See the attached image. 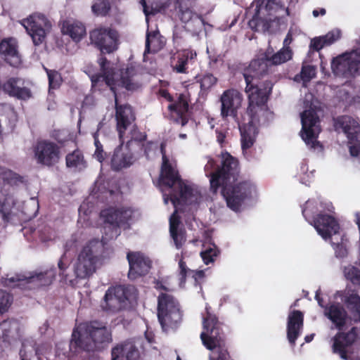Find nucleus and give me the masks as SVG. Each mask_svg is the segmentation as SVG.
Listing matches in <instances>:
<instances>
[{
  "instance_id": "49",
  "label": "nucleus",
  "mask_w": 360,
  "mask_h": 360,
  "mask_svg": "<svg viewBox=\"0 0 360 360\" xmlns=\"http://www.w3.org/2000/svg\"><path fill=\"white\" fill-rule=\"evenodd\" d=\"M230 356L228 350L221 346L215 348L210 356V360H229Z\"/></svg>"
},
{
  "instance_id": "50",
  "label": "nucleus",
  "mask_w": 360,
  "mask_h": 360,
  "mask_svg": "<svg viewBox=\"0 0 360 360\" xmlns=\"http://www.w3.org/2000/svg\"><path fill=\"white\" fill-rule=\"evenodd\" d=\"M200 88L202 90H207L214 86L217 82V79L211 74L204 75L200 79Z\"/></svg>"
},
{
  "instance_id": "36",
  "label": "nucleus",
  "mask_w": 360,
  "mask_h": 360,
  "mask_svg": "<svg viewBox=\"0 0 360 360\" xmlns=\"http://www.w3.org/2000/svg\"><path fill=\"white\" fill-rule=\"evenodd\" d=\"M66 165L68 167L82 170L86 167V162L79 150H75L66 156Z\"/></svg>"
},
{
  "instance_id": "38",
  "label": "nucleus",
  "mask_w": 360,
  "mask_h": 360,
  "mask_svg": "<svg viewBox=\"0 0 360 360\" xmlns=\"http://www.w3.org/2000/svg\"><path fill=\"white\" fill-rule=\"evenodd\" d=\"M0 179L11 186H15L22 182V178L10 169L0 167Z\"/></svg>"
},
{
  "instance_id": "40",
  "label": "nucleus",
  "mask_w": 360,
  "mask_h": 360,
  "mask_svg": "<svg viewBox=\"0 0 360 360\" xmlns=\"http://www.w3.org/2000/svg\"><path fill=\"white\" fill-rule=\"evenodd\" d=\"M316 75V70L312 65H304L302 68L300 75H296L295 77V81L300 79L303 82V86H306L307 83L309 82Z\"/></svg>"
},
{
  "instance_id": "52",
  "label": "nucleus",
  "mask_w": 360,
  "mask_h": 360,
  "mask_svg": "<svg viewBox=\"0 0 360 360\" xmlns=\"http://www.w3.org/2000/svg\"><path fill=\"white\" fill-rule=\"evenodd\" d=\"M326 46H330L340 37V31L333 30L328 32L326 35L321 36Z\"/></svg>"
},
{
  "instance_id": "1",
  "label": "nucleus",
  "mask_w": 360,
  "mask_h": 360,
  "mask_svg": "<svg viewBox=\"0 0 360 360\" xmlns=\"http://www.w3.org/2000/svg\"><path fill=\"white\" fill-rule=\"evenodd\" d=\"M205 175L210 177V187L214 192L221 186V194L227 205L238 211L245 202L256 195L255 186L249 181H238V160L229 153L221 154V167L210 156L205 158Z\"/></svg>"
},
{
  "instance_id": "15",
  "label": "nucleus",
  "mask_w": 360,
  "mask_h": 360,
  "mask_svg": "<svg viewBox=\"0 0 360 360\" xmlns=\"http://www.w3.org/2000/svg\"><path fill=\"white\" fill-rule=\"evenodd\" d=\"M331 68L335 75L349 77L360 73V51L345 53L334 58Z\"/></svg>"
},
{
  "instance_id": "2",
  "label": "nucleus",
  "mask_w": 360,
  "mask_h": 360,
  "mask_svg": "<svg viewBox=\"0 0 360 360\" xmlns=\"http://www.w3.org/2000/svg\"><path fill=\"white\" fill-rule=\"evenodd\" d=\"M160 151L162 155V163L160 184L167 186L169 190L167 194L166 191L161 188L164 202L167 204L170 200L175 208L169 218V231L176 248L179 249L186 240L185 232L178 229L180 223L177 215L180 210L179 206L182 204L189 205L199 204L202 197L196 186L184 182L180 179L176 168L169 162L165 154L163 144H161Z\"/></svg>"
},
{
  "instance_id": "11",
  "label": "nucleus",
  "mask_w": 360,
  "mask_h": 360,
  "mask_svg": "<svg viewBox=\"0 0 360 360\" xmlns=\"http://www.w3.org/2000/svg\"><path fill=\"white\" fill-rule=\"evenodd\" d=\"M321 294V289L319 288L316 291L315 299L320 307L326 309L325 315H347L342 302L349 309L360 315V296L354 290L345 289L337 291L328 305L325 304Z\"/></svg>"
},
{
  "instance_id": "26",
  "label": "nucleus",
  "mask_w": 360,
  "mask_h": 360,
  "mask_svg": "<svg viewBox=\"0 0 360 360\" xmlns=\"http://www.w3.org/2000/svg\"><path fill=\"white\" fill-rule=\"evenodd\" d=\"M181 309L178 302L171 295L161 294L158 297V314L172 315L179 314Z\"/></svg>"
},
{
  "instance_id": "3",
  "label": "nucleus",
  "mask_w": 360,
  "mask_h": 360,
  "mask_svg": "<svg viewBox=\"0 0 360 360\" xmlns=\"http://www.w3.org/2000/svg\"><path fill=\"white\" fill-rule=\"evenodd\" d=\"M132 214L133 211L131 209L110 207L101 211V217L105 222V236H103L102 240L93 239L84 245L73 264L77 278L84 279L93 274L98 256L103 251L105 240L119 236V227L129 221Z\"/></svg>"
},
{
  "instance_id": "33",
  "label": "nucleus",
  "mask_w": 360,
  "mask_h": 360,
  "mask_svg": "<svg viewBox=\"0 0 360 360\" xmlns=\"http://www.w3.org/2000/svg\"><path fill=\"white\" fill-rule=\"evenodd\" d=\"M164 46V41L158 31L148 32L146 40V53L157 52Z\"/></svg>"
},
{
  "instance_id": "8",
  "label": "nucleus",
  "mask_w": 360,
  "mask_h": 360,
  "mask_svg": "<svg viewBox=\"0 0 360 360\" xmlns=\"http://www.w3.org/2000/svg\"><path fill=\"white\" fill-rule=\"evenodd\" d=\"M317 203L314 200H308L302 210V214L305 219L314 226L318 233L324 239L331 238L330 243L333 245L335 255L338 257H344L347 255V249L342 237L338 239L333 238L337 236L339 231V224L335 218L328 214H319L317 218L310 221L311 216L319 210Z\"/></svg>"
},
{
  "instance_id": "31",
  "label": "nucleus",
  "mask_w": 360,
  "mask_h": 360,
  "mask_svg": "<svg viewBox=\"0 0 360 360\" xmlns=\"http://www.w3.org/2000/svg\"><path fill=\"white\" fill-rule=\"evenodd\" d=\"M19 328L18 323L14 319L8 318L0 323V341L10 343L14 330Z\"/></svg>"
},
{
  "instance_id": "4",
  "label": "nucleus",
  "mask_w": 360,
  "mask_h": 360,
  "mask_svg": "<svg viewBox=\"0 0 360 360\" xmlns=\"http://www.w3.org/2000/svg\"><path fill=\"white\" fill-rule=\"evenodd\" d=\"M101 73L91 75V80L94 88L100 87L103 84L109 86L113 92L115 101L117 130L120 141H122L125 131L130 127L135 120L131 108L129 105H119L117 98V87H124L127 90H135L139 84L134 82L133 77L135 69L133 67L127 68L120 73L115 72L110 62L105 58L98 60Z\"/></svg>"
},
{
  "instance_id": "41",
  "label": "nucleus",
  "mask_w": 360,
  "mask_h": 360,
  "mask_svg": "<svg viewBox=\"0 0 360 360\" xmlns=\"http://www.w3.org/2000/svg\"><path fill=\"white\" fill-rule=\"evenodd\" d=\"M345 278L350 281L354 285L360 286V270L356 267L349 265L344 268Z\"/></svg>"
},
{
  "instance_id": "42",
  "label": "nucleus",
  "mask_w": 360,
  "mask_h": 360,
  "mask_svg": "<svg viewBox=\"0 0 360 360\" xmlns=\"http://www.w3.org/2000/svg\"><path fill=\"white\" fill-rule=\"evenodd\" d=\"M218 254L219 250L213 243L210 244L207 248L200 252L201 257L205 264L213 262Z\"/></svg>"
},
{
  "instance_id": "25",
  "label": "nucleus",
  "mask_w": 360,
  "mask_h": 360,
  "mask_svg": "<svg viewBox=\"0 0 360 360\" xmlns=\"http://www.w3.org/2000/svg\"><path fill=\"white\" fill-rule=\"evenodd\" d=\"M21 80L18 78H10L4 84L3 89L10 96L19 99L27 100L32 96L31 91L26 87L20 86Z\"/></svg>"
},
{
  "instance_id": "64",
  "label": "nucleus",
  "mask_w": 360,
  "mask_h": 360,
  "mask_svg": "<svg viewBox=\"0 0 360 360\" xmlns=\"http://www.w3.org/2000/svg\"><path fill=\"white\" fill-rule=\"evenodd\" d=\"M312 13L314 17L316 18L319 15H324L326 14V10L324 8H321L319 11L318 10H314Z\"/></svg>"
},
{
  "instance_id": "47",
  "label": "nucleus",
  "mask_w": 360,
  "mask_h": 360,
  "mask_svg": "<svg viewBox=\"0 0 360 360\" xmlns=\"http://www.w3.org/2000/svg\"><path fill=\"white\" fill-rule=\"evenodd\" d=\"M11 302V296L6 292L0 290V314H3L7 311Z\"/></svg>"
},
{
  "instance_id": "23",
  "label": "nucleus",
  "mask_w": 360,
  "mask_h": 360,
  "mask_svg": "<svg viewBox=\"0 0 360 360\" xmlns=\"http://www.w3.org/2000/svg\"><path fill=\"white\" fill-rule=\"evenodd\" d=\"M120 142L121 145L115 150L111 159V167L114 170H120L129 167L134 162V158L128 146H123L124 139Z\"/></svg>"
},
{
  "instance_id": "18",
  "label": "nucleus",
  "mask_w": 360,
  "mask_h": 360,
  "mask_svg": "<svg viewBox=\"0 0 360 360\" xmlns=\"http://www.w3.org/2000/svg\"><path fill=\"white\" fill-rule=\"evenodd\" d=\"M34 157L39 164L52 166L59 161L60 148L52 141H39L34 147Z\"/></svg>"
},
{
  "instance_id": "44",
  "label": "nucleus",
  "mask_w": 360,
  "mask_h": 360,
  "mask_svg": "<svg viewBox=\"0 0 360 360\" xmlns=\"http://www.w3.org/2000/svg\"><path fill=\"white\" fill-rule=\"evenodd\" d=\"M162 330L167 332L178 328L180 321H174L172 316H158Z\"/></svg>"
},
{
  "instance_id": "53",
  "label": "nucleus",
  "mask_w": 360,
  "mask_h": 360,
  "mask_svg": "<svg viewBox=\"0 0 360 360\" xmlns=\"http://www.w3.org/2000/svg\"><path fill=\"white\" fill-rule=\"evenodd\" d=\"M307 163L305 161H303L300 166V172L303 174L302 176H300V181L304 184H307L309 181L310 179L314 176V171H311L309 173H307Z\"/></svg>"
},
{
  "instance_id": "6",
  "label": "nucleus",
  "mask_w": 360,
  "mask_h": 360,
  "mask_svg": "<svg viewBox=\"0 0 360 360\" xmlns=\"http://www.w3.org/2000/svg\"><path fill=\"white\" fill-rule=\"evenodd\" d=\"M112 341L111 330L105 323L97 321L81 323L73 329L70 350L73 353L102 350Z\"/></svg>"
},
{
  "instance_id": "51",
  "label": "nucleus",
  "mask_w": 360,
  "mask_h": 360,
  "mask_svg": "<svg viewBox=\"0 0 360 360\" xmlns=\"http://www.w3.org/2000/svg\"><path fill=\"white\" fill-rule=\"evenodd\" d=\"M94 144L96 146V150L94 154V158H96L99 162H102L105 158V153L103 150V146L98 139L96 134L94 136Z\"/></svg>"
},
{
  "instance_id": "27",
  "label": "nucleus",
  "mask_w": 360,
  "mask_h": 360,
  "mask_svg": "<svg viewBox=\"0 0 360 360\" xmlns=\"http://www.w3.org/2000/svg\"><path fill=\"white\" fill-rule=\"evenodd\" d=\"M56 272L53 269L46 270L44 272L36 273L27 276L26 282L28 284V288L48 285L51 284L55 278Z\"/></svg>"
},
{
  "instance_id": "21",
  "label": "nucleus",
  "mask_w": 360,
  "mask_h": 360,
  "mask_svg": "<svg viewBox=\"0 0 360 360\" xmlns=\"http://www.w3.org/2000/svg\"><path fill=\"white\" fill-rule=\"evenodd\" d=\"M169 117L181 126H184L188 120V98L186 94L179 96L177 101L168 105Z\"/></svg>"
},
{
  "instance_id": "62",
  "label": "nucleus",
  "mask_w": 360,
  "mask_h": 360,
  "mask_svg": "<svg viewBox=\"0 0 360 360\" xmlns=\"http://www.w3.org/2000/svg\"><path fill=\"white\" fill-rule=\"evenodd\" d=\"M193 276L194 277L195 281H197L198 279L202 278L205 276V273L202 270L197 271L194 273V275Z\"/></svg>"
},
{
  "instance_id": "39",
  "label": "nucleus",
  "mask_w": 360,
  "mask_h": 360,
  "mask_svg": "<svg viewBox=\"0 0 360 360\" xmlns=\"http://www.w3.org/2000/svg\"><path fill=\"white\" fill-rule=\"evenodd\" d=\"M27 277L21 276H7L6 278H2V284L8 288H15V287H24L25 285H28L26 282Z\"/></svg>"
},
{
  "instance_id": "30",
  "label": "nucleus",
  "mask_w": 360,
  "mask_h": 360,
  "mask_svg": "<svg viewBox=\"0 0 360 360\" xmlns=\"http://www.w3.org/2000/svg\"><path fill=\"white\" fill-rule=\"evenodd\" d=\"M196 53L192 50H184L177 56V61L173 65V70L178 73H186L189 65H191L196 58Z\"/></svg>"
},
{
  "instance_id": "29",
  "label": "nucleus",
  "mask_w": 360,
  "mask_h": 360,
  "mask_svg": "<svg viewBox=\"0 0 360 360\" xmlns=\"http://www.w3.org/2000/svg\"><path fill=\"white\" fill-rule=\"evenodd\" d=\"M62 32L69 35L75 41H80L86 33L84 26L79 22L67 20L62 27Z\"/></svg>"
},
{
  "instance_id": "57",
  "label": "nucleus",
  "mask_w": 360,
  "mask_h": 360,
  "mask_svg": "<svg viewBox=\"0 0 360 360\" xmlns=\"http://www.w3.org/2000/svg\"><path fill=\"white\" fill-rule=\"evenodd\" d=\"M144 152L147 158H149L150 151L158 150V144L152 142H148L143 145Z\"/></svg>"
},
{
  "instance_id": "60",
  "label": "nucleus",
  "mask_w": 360,
  "mask_h": 360,
  "mask_svg": "<svg viewBox=\"0 0 360 360\" xmlns=\"http://www.w3.org/2000/svg\"><path fill=\"white\" fill-rule=\"evenodd\" d=\"M19 355L20 357V360H28V356L27 355V352L25 350V347L24 344H22V347L19 352Z\"/></svg>"
},
{
  "instance_id": "54",
  "label": "nucleus",
  "mask_w": 360,
  "mask_h": 360,
  "mask_svg": "<svg viewBox=\"0 0 360 360\" xmlns=\"http://www.w3.org/2000/svg\"><path fill=\"white\" fill-rule=\"evenodd\" d=\"M326 46L321 36L315 37L311 40L310 47L315 51H319Z\"/></svg>"
},
{
  "instance_id": "7",
  "label": "nucleus",
  "mask_w": 360,
  "mask_h": 360,
  "mask_svg": "<svg viewBox=\"0 0 360 360\" xmlns=\"http://www.w3.org/2000/svg\"><path fill=\"white\" fill-rule=\"evenodd\" d=\"M269 63L266 53L251 61L249 66L244 70L243 76L246 82L245 93L249 101V112L254 108L261 109L266 104L267 96L271 91V82H259L258 79L268 70Z\"/></svg>"
},
{
  "instance_id": "20",
  "label": "nucleus",
  "mask_w": 360,
  "mask_h": 360,
  "mask_svg": "<svg viewBox=\"0 0 360 360\" xmlns=\"http://www.w3.org/2000/svg\"><path fill=\"white\" fill-rule=\"evenodd\" d=\"M127 259L129 264L128 276L131 279L146 275L151 268L150 259L143 253L129 252L127 254Z\"/></svg>"
},
{
  "instance_id": "24",
  "label": "nucleus",
  "mask_w": 360,
  "mask_h": 360,
  "mask_svg": "<svg viewBox=\"0 0 360 360\" xmlns=\"http://www.w3.org/2000/svg\"><path fill=\"white\" fill-rule=\"evenodd\" d=\"M0 53L12 66H17L20 63V57L17 50V41L15 39L2 40L0 43Z\"/></svg>"
},
{
  "instance_id": "63",
  "label": "nucleus",
  "mask_w": 360,
  "mask_h": 360,
  "mask_svg": "<svg viewBox=\"0 0 360 360\" xmlns=\"http://www.w3.org/2000/svg\"><path fill=\"white\" fill-rule=\"evenodd\" d=\"M217 141L220 144L223 143L224 141L225 137H226L225 134L220 131H217Z\"/></svg>"
},
{
  "instance_id": "55",
  "label": "nucleus",
  "mask_w": 360,
  "mask_h": 360,
  "mask_svg": "<svg viewBox=\"0 0 360 360\" xmlns=\"http://www.w3.org/2000/svg\"><path fill=\"white\" fill-rule=\"evenodd\" d=\"M146 135L138 131L135 128L133 127L131 132V140L128 141V145L132 143L134 141H141L144 140Z\"/></svg>"
},
{
  "instance_id": "59",
  "label": "nucleus",
  "mask_w": 360,
  "mask_h": 360,
  "mask_svg": "<svg viewBox=\"0 0 360 360\" xmlns=\"http://www.w3.org/2000/svg\"><path fill=\"white\" fill-rule=\"evenodd\" d=\"M292 34L289 32L287 34V35L283 41V47L284 48H290L289 45L292 42Z\"/></svg>"
},
{
  "instance_id": "61",
  "label": "nucleus",
  "mask_w": 360,
  "mask_h": 360,
  "mask_svg": "<svg viewBox=\"0 0 360 360\" xmlns=\"http://www.w3.org/2000/svg\"><path fill=\"white\" fill-rule=\"evenodd\" d=\"M160 95L162 97L167 99V101H170L172 100V96L170 94L167 92L166 90H160Z\"/></svg>"
},
{
  "instance_id": "32",
  "label": "nucleus",
  "mask_w": 360,
  "mask_h": 360,
  "mask_svg": "<svg viewBox=\"0 0 360 360\" xmlns=\"http://www.w3.org/2000/svg\"><path fill=\"white\" fill-rule=\"evenodd\" d=\"M143 6L144 14L146 17V21H148V15L160 12L167 6L169 0H141Z\"/></svg>"
},
{
  "instance_id": "35",
  "label": "nucleus",
  "mask_w": 360,
  "mask_h": 360,
  "mask_svg": "<svg viewBox=\"0 0 360 360\" xmlns=\"http://www.w3.org/2000/svg\"><path fill=\"white\" fill-rule=\"evenodd\" d=\"M273 52L266 53L268 55V62L269 65H280L292 58V52L290 48L283 47L278 52L270 56L269 55Z\"/></svg>"
},
{
  "instance_id": "45",
  "label": "nucleus",
  "mask_w": 360,
  "mask_h": 360,
  "mask_svg": "<svg viewBox=\"0 0 360 360\" xmlns=\"http://www.w3.org/2000/svg\"><path fill=\"white\" fill-rule=\"evenodd\" d=\"M110 10V4L107 0H96L92 6V11L96 15H105Z\"/></svg>"
},
{
  "instance_id": "12",
  "label": "nucleus",
  "mask_w": 360,
  "mask_h": 360,
  "mask_svg": "<svg viewBox=\"0 0 360 360\" xmlns=\"http://www.w3.org/2000/svg\"><path fill=\"white\" fill-rule=\"evenodd\" d=\"M137 297V290L133 285L110 287L105 292L101 306L106 312L117 313L130 307Z\"/></svg>"
},
{
  "instance_id": "22",
  "label": "nucleus",
  "mask_w": 360,
  "mask_h": 360,
  "mask_svg": "<svg viewBox=\"0 0 360 360\" xmlns=\"http://www.w3.org/2000/svg\"><path fill=\"white\" fill-rule=\"evenodd\" d=\"M139 357V349L131 341L117 344L111 349V360H138Z\"/></svg>"
},
{
  "instance_id": "58",
  "label": "nucleus",
  "mask_w": 360,
  "mask_h": 360,
  "mask_svg": "<svg viewBox=\"0 0 360 360\" xmlns=\"http://www.w3.org/2000/svg\"><path fill=\"white\" fill-rule=\"evenodd\" d=\"M155 288L158 290H164L166 291H169L171 290V288L163 284L162 281H156L155 282Z\"/></svg>"
},
{
  "instance_id": "14",
  "label": "nucleus",
  "mask_w": 360,
  "mask_h": 360,
  "mask_svg": "<svg viewBox=\"0 0 360 360\" xmlns=\"http://www.w3.org/2000/svg\"><path fill=\"white\" fill-rule=\"evenodd\" d=\"M301 136L306 145L310 148L321 150V145L317 141L321 131L319 119L314 108H310L301 114Z\"/></svg>"
},
{
  "instance_id": "37",
  "label": "nucleus",
  "mask_w": 360,
  "mask_h": 360,
  "mask_svg": "<svg viewBox=\"0 0 360 360\" xmlns=\"http://www.w3.org/2000/svg\"><path fill=\"white\" fill-rule=\"evenodd\" d=\"M178 15L183 22H188L193 19L195 13L191 8V2L185 0H178L176 2Z\"/></svg>"
},
{
  "instance_id": "16",
  "label": "nucleus",
  "mask_w": 360,
  "mask_h": 360,
  "mask_svg": "<svg viewBox=\"0 0 360 360\" xmlns=\"http://www.w3.org/2000/svg\"><path fill=\"white\" fill-rule=\"evenodd\" d=\"M20 23L32 37L34 45H39L44 41L52 27L50 20L41 13L30 15L22 20Z\"/></svg>"
},
{
  "instance_id": "48",
  "label": "nucleus",
  "mask_w": 360,
  "mask_h": 360,
  "mask_svg": "<svg viewBox=\"0 0 360 360\" xmlns=\"http://www.w3.org/2000/svg\"><path fill=\"white\" fill-rule=\"evenodd\" d=\"M70 264V259L67 257L66 254L64 253L60 258L58 262V266L60 270V275L63 277L65 282H69L70 284H72V281L68 279L67 276L64 275L65 271L68 269Z\"/></svg>"
},
{
  "instance_id": "17",
  "label": "nucleus",
  "mask_w": 360,
  "mask_h": 360,
  "mask_svg": "<svg viewBox=\"0 0 360 360\" xmlns=\"http://www.w3.org/2000/svg\"><path fill=\"white\" fill-rule=\"evenodd\" d=\"M90 39L102 53H110L117 49V32L110 28L101 27L90 33Z\"/></svg>"
},
{
  "instance_id": "5",
  "label": "nucleus",
  "mask_w": 360,
  "mask_h": 360,
  "mask_svg": "<svg viewBox=\"0 0 360 360\" xmlns=\"http://www.w3.org/2000/svg\"><path fill=\"white\" fill-rule=\"evenodd\" d=\"M243 100V95L238 90L230 89L224 91L220 96V115L224 120L231 117L238 126L241 135L243 154L249 160L250 154L248 150L255 143L258 133L259 116L266 112V106L264 104L263 108L261 109L255 108L251 112H249L248 106L246 116H240V110Z\"/></svg>"
},
{
  "instance_id": "46",
  "label": "nucleus",
  "mask_w": 360,
  "mask_h": 360,
  "mask_svg": "<svg viewBox=\"0 0 360 360\" xmlns=\"http://www.w3.org/2000/svg\"><path fill=\"white\" fill-rule=\"evenodd\" d=\"M44 69L47 72L50 89H56L59 87L62 82L60 75L57 71L49 70L46 68Z\"/></svg>"
},
{
  "instance_id": "34",
  "label": "nucleus",
  "mask_w": 360,
  "mask_h": 360,
  "mask_svg": "<svg viewBox=\"0 0 360 360\" xmlns=\"http://www.w3.org/2000/svg\"><path fill=\"white\" fill-rule=\"evenodd\" d=\"M15 202V199L13 195H8L3 202L0 201V213L4 221L8 222L13 218Z\"/></svg>"
},
{
  "instance_id": "56",
  "label": "nucleus",
  "mask_w": 360,
  "mask_h": 360,
  "mask_svg": "<svg viewBox=\"0 0 360 360\" xmlns=\"http://www.w3.org/2000/svg\"><path fill=\"white\" fill-rule=\"evenodd\" d=\"M179 267L180 270V276L181 282L184 281L186 278L187 273L190 271V269L187 268L186 263L183 261V259L181 258L179 261Z\"/></svg>"
},
{
  "instance_id": "28",
  "label": "nucleus",
  "mask_w": 360,
  "mask_h": 360,
  "mask_svg": "<svg viewBox=\"0 0 360 360\" xmlns=\"http://www.w3.org/2000/svg\"><path fill=\"white\" fill-rule=\"evenodd\" d=\"M303 317L288 316L287 338L292 345H295V342L301 333L303 328Z\"/></svg>"
},
{
  "instance_id": "9",
  "label": "nucleus",
  "mask_w": 360,
  "mask_h": 360,
  "mask_svg": "<svg viewBox=\"0 0 360 360\" xmlns=\"http://www.w3.org/2000/svg\"><path fill=\"white\" fill-rule=\"evenodd\" d=\"M279 11L289 15L288 9L280 0H255L247 11L248 14H252L248 25L255 31H267L271 23L278 20L279 16L277 13Z\"/></svg>"
},
{
  "instance_id": "10",
  "label": "nucleus",
  "mask_w": 360,
  "mask_h": 360,
  "mask_svg": "<svg viewBox=\"0 0 360 360\" xmlns=\"http://www.w3.org/2000/svg\"><path fill=\"white\" fill-rule=\"evenodd\" d=\"M333 323L332 328L340 330L333 338V349L339 354L343 359H347V347L352 345L356 340L357 328L353 326V322H360V316H327Z\"/></svg>"
},
{
  "instance_id": "19",
  "label": "nucleus",
  "mask_w": 360,
  "mask_h": 360,
  "mask_svg": "<svg viewBox=\"0 0 360 360\" xmlns=\"http://www.w3.org/2000/svg\"><path fill=\"white\" fill-rule=\"evenodd\" d=\"M203 328L206 333L200 334L203 345L210 350H214L216 347L214 338H217L221 330V323L217 316H203Z\"/></svg>"
},
{
  "instance_id": "43",
  "label": "nucleus",
  "mask_w": 360,
  "mask_h": 360,
  "mask_svg": "<svg viewBox=\"0 0 360 360\" xmlns=\"http://www.w3.org/2000/svg\"><path fill=\"white\" fill-rule=\"evenodd\" d=\"M338 98L346 105H351L360 103V97H353L345 86L342 87L338 91Z\"/></svg>"
},
{
  "instance_id": "13",
  "label": "nucleus",
  "mask_w": 360,
  "mask_h": 360,
  "mask_svg": "<svg viewBox=\"0 0 360 360\" xmlns=\"http://www.w3.org/2000/svg\"><path fill=\"white\" fill-rule=\"evenodd\" d=\"M336 130H342L349 139L350 155L360 162V122L349 116H342L335 122Z\"/></svg>"
}]
</instances>
